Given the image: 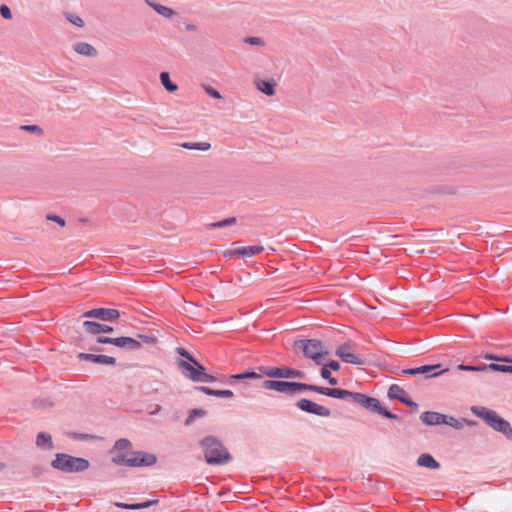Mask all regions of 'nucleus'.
Masks as SVG:
<instances>
[{
  "label": "nucleus",
  "mask_w": 512,
  "mask_h": 512,
  "mask_svg": "<svg viewBox=\"0 0 512 512\" xmlns=\"http://www.w3.org/2000/svg\"><path fill=\"white\" fill-rule=\"evenodd\" d=\"M198 444L203 450L206 463L209 465H223L232 460V455L216 436H206L199 440Z\"/></svg>",
  "instance_id": "obj_1"
},
{
  "label": "nucleus",
  "mask_w": 512,
  "mask_h": 512,
  "mask_svg": "<svg viewBox=\"0 0 512 512\" xmlns=\"http://www.w3.org/2000/svg\"><path fill=\"white\" fill-rule=\"evenodd\" d=\"M471 412L481 418L492 429L502 433L508 440H512V427L510 423L496 411L483 406H472Z\"/></svg>",
  "instance_id": "obj_2"
},
{
  "label": "nucleus",
  "mask_w": 512,
  "mask_h": 512,
  "mask_svg": "<svg viewBox=\"0 0 512 512\" xmlns=\"http://www.w3.org/2000/svg\"><path fill=\"white\" fill-rule=\"evenodd\" d=\"M111 461L116 465H125L129 467L151 466L156 463L157 457L154 454L143 451H130L126 453H116Z\"/></svg>",
  "instance_id": "obj_3"
},
{
  "label": "nucleus",
  "mask_w": 512,
  "mask_h": 512,
  "mask_svg": "<svg viewBox=\"0 0 512 512\" xmlns=\"http://www.w3.org/2000/svg\"><path fill=\"white\" fill-rule=\"evenodd\" d=\"M294 347L301 350L304 357L311 359L316 365L323 363V357L329 355L325 345L318 339H299Z\"/></svg>",
  "instance_id": "obj_4"
},
{
  "label": "nucleus",
  "mask_w": 512,
  "mask_h": 512,
  "mask_svg": "<svg viewBox=\"0 0 512 512\" xmlns=\"http://www.w3.org/2000/svg\"><path fill=\"white\" fill-rule=\"evenodd\" d=\"M89 461L85 458L74 457L65 453H57L55 459L51 462L54 469L64 473H78L85 471L89 467Z\"/></svg>",
  "instance_id": "obj_5"
},
{
  "label": "nucleus",
  "mask_w": 512,
  "mask_h": 512,
  "mask_svg": "<svg viewBox=\"0 0 512 512\" xmlns=\"http://www.w3.org/2000/svg\"><path fill=\"white\" fill-rule=\"evenodd\" d=\"M352 402L360 405L361 407H363L364 409H366L372 413L379 414L387 419H390V420H398L399 419V417L396 414H394V413L390 412L389 410H387L386 408H384L378 399L368 396L366 394L354 392Z\"/></svg>",
  "instance_id": "obj_6"
},
{
  "label": "nucleus",
  "mask_w": 512,
  "mask_h": 512,
  "mask_svg": "<svg viewBox=\"0 0 512 512\" xmlns=\"http://www.w3.org/2000/svg\"><path fill=\"white\" fill-rule=\"evenodd\" d=\"M257 370L261 371L262 374H264L266 377H269V378L303 379L305 377V373L303 371L289 368L286 366H282V367L259 366V367H257Z\"/></svg>",
  "instance_id": "obj_7"
},
{
  "label": "nucleus",
  "mask_w": 512,
  "mask_h": 512,
  "mask_svg": "<svg viewBox=\"0 0 512 512\" xmlns=\"http://www.w3.org/2000/svg\"><path fill=\"white\" fill-rule=\"evenodd\" d=\"M295 406L301 411L309 414H314L321 417H329L331 415V411L328 408L306 398L299 399L295 403Z\"/></svg>",
  "instance_id": "obj_8"
},
{
  "label": "nucleus",
  "mask_w": 512,
  "mask_h": 512,
  "mask_svg": "<svg viewBox=\"0 0 512 512\" xmlns=\"http://www.w3.org/2000/svg\"><path fill=\"white\" fill-rule=\"evenodd\" d=\"M83 317L111 322L120 317V312L112 308H94L84 312Z\"/></svg>",
  "instance_id": "obj_9"
},
{
  "label": "nucleus",
  "mask_w": 512,
  "mask_h": 512,
  "mask_svg": "<svg viewBox=\"0 0 512 512\" xmlns=\"http://www.w3.org/2000/svg\"><path fill=\"white\" fill-rule=\"evenodd\" d=\"M388 397L391 399H397L401 403L412 408L414 411H418L419 406L414 402L407 394V392L400 386L393 384L388 390Z\"/></svg>",
  "instance_id": "obj_10"
},
{
  "label": "nucleus",
  "mask_w": 512,
  "mask_h": 512,
  "mask_svg": "<svg viewBox=\"0 0 512 512\" xmlns=\"http://www.w3.org/2000/svg\"><path fill=\"white\" fill-rule=\"evenodd\" d=\"M440 367H441V364L422 365V366L416 367V368L404 369L402 372L404 374H408V375L422 374V375H425L426 378H431V377H437V376L445 373L446 371H448V369H442L440 371L433 372V371L437 370Z\"/></svg>",
  "instance_id": "obj_11"
},
{
  "label": "nucleus",
  "mask_w": 512,
  "mask_h": 512,
  "mask_svg": "<svg viewBox=\"0 0 512 512\" xmlns=\"http://www.w3.org/2000/svg\"><path fill=\"white\" fill-rule=\"evenodd\" d=\"M261 386L267 390H273L280 393L292 395V382L279 379H266L262 381Z\"/></svg>",
  "instance_id": "obj_12"
},
{
  "label": "nucleus",
  "mask_w": 512,
  "mask_h": 512,
  "mask_svg": "<svg viewBox=\"0 0 512 512\" xmlns=\"http://www.w3.org/2000/svg\"><path fill=\"white\" fill-rule=\"evenodd\" d=\"M159 503L158 499L146 500L138 503H124V502H114L110 503V506L107 509L111 510L113 507L125 509V510H141L147 509Z\"/></svg>",
  "instance_id": "obj_13"
},
{
  "label": "nucleus",
  "mask_w": 512,
  "mask_h": 512,
  "mask_svg": "<svg viewBox=\"0 0 512 512\" xmlns=\"http://www.w3.org/2000/svg\"><path fill=\"white\" fill-rule=\"evenodd\" d=\"M78 358L80 360L92 362L99 365L114 366L116 364V359L114 357L102 354L79 353Z\"/></svg>",
  "instance_id": "obj_14"
},
{
  "label": "nucleus",
  "mask_w": 512,
  "mask_h": 512,
  "mask_svg": "<svg viewBox=\"0 0 512 512\" xmlns=\"http://www.w3.org/2000/svg\"><path fill=\"white\" fill-rule=\"evenodd\" d=\"M113 345L127 351L139 350L142 347L140 341L135 338L126 336L115 337Z\"/></svg>",
  "instance_id": "obj_15"
},
{
  "label": "nucleus",
  "mask_w": 512,
  "mask_h": 512,
  "mask_svg": "<svg viewBox=\"0 0 512 512\" xmlns=\"http://www.w3.org/2000/svg\"><path fill=\"white\" fill-rule=\"evenodd\" d=\"M420 420L428 426L441 425L446 422V415L433 411H425L421 413Z\"/></svg>",
  "instance_id": "obj_16"
},
{
  "label": "nucleus",
  "mask_w": 512,
  "mask_h": 512,
  "mask_svg": "<svg viewBox=\"0 0 512 512\" xmlns=\"http://www.w3.org/2000/svg\"><path fill=\"white\" fill-rule=\"evenodd\" d=\"M320 394L337 399H350L352 401L354 392L340 388H328L321 386Z\"/></svg>",
  "instance_id": "obj_17"
},
{
  "label": "nucleus",
  "mask_w": 512,
  "mask_h": 512,
  "mask_svg": "<svg viewBox=\"0 0 512 512\" xmlns=\"http://www.w3.org/2000/svg\"><path fill=\"white\" fill-rule=\"evenodd\" d=\"M263 250H264L263 246H260V245L240 247V248L226 251L225 256H231L233 254H237L242 257H252L256 254H259Z\"/></svg>",
  "instance_id": "obj_18"
},
{
  "label": "nucleus",
  "mask_w": 512,
  "mask_h": 512,
  "mask_svg": "<svg viewBox=\"0 0 512 512\" xmlns=\"http://www.w3.org/2000/svg\"><path fill=\"white\" fill-rule=\"evenodd\" d=\"M256 87L259 91L267 96H272L275 94V86L276 83L274 80H263L258 79L255 81Z\"/></svg>",
  "instance_id": "obj_19"
},
{
  "label": "nucleus",
  "mask_w": 512,
  "mask_h": 512,
  "mask_svg": "<svg viewBox=\"0 0 512 512\" xmlns=\"http://www.w3.org/2000/svg\"><path fill=\"white\" fill-rule=\"evenodd\" d=\"M417 464L421 467L433 470L440 467V463L436 461L431 454L428 453L421 454L417 459Z\"/></svg>",
  "instance_id": "obj_20"
},
{
  "label": "nucleus",
  "mask_w": 512,
  "mask_h": 512,
  "mask_svg": "<svg viewBox=\"0 0 512 512\" xmlns=\"http://www.w3.org/2000/svg\"><path fill=\"white\" fill-rule=\"evenodd\" d=\"M73 48L78 54L87 57H96L98 54L95 47L85 42H78L74 44Z\"/></svg>",
  "instance_id": "obj_21"
},
{
  "label": "nucleus",
  "mask_w": 512,
  "mask_h": 512,
  "mask_svg": "<svg viewBox=\"0 0 512 512\" xmlns=\"http://www.w3.org/2000/svg\"><path fill=\"white\" fill-rule=\"evenodd\" d=\"M196 389L200 390L201 392H203L209 396H216V397H221V398H232L234 396L233 391L228 390V389L217 390V389H212L210 387H205V386L197 387Z\"/></svg>",
  "instance_id": "obj_22"
},
{
  "label": "nucleus",
  "mask_w": 512,
  "mask_h": 512,
  "mask_svg": "<svg viewBox=\"0 0 512 512\" xmlns=\"http://www.w3.org/2000/svg\"><path fill=\"white\" fill-rule=\"evenodd\" d=\"M444 424L460 430L464 427L465 424L468 426H476L478 423L474 420L456 419L452 416L446 415V422H444Z\"/></svg>",
  "instance_id": "obj_23"
},
{
  "label": "nucleus",
  "mask_w": 512,
  "mask_h": 512,
  "mask_svg": "<svg viewBox=\"0 0 512 512\" xmlns=\"http://www.w3.org/2000/svg\"><path fill=\"white\" fill-rule=\"evenodd\" d=\"M36 445L40 449L50 450L53 448L52 437L49 433L39 432L36 436Z\"/></svg>",
  "instance_id": "obj_24"
},
{
  "label": "nucleus",
  "mask_w": 512,
  "mask_h": 512,
  "mask_svg": "<svg viewBox=\"0 0 512 512\" xmlns=\"http://www.w3.org/2000/svg\"><path fill=\"white\" fill-rule=\"evenodd\" d=\"M321 386L306 384L301 382H292V395L303 391H313L320 394Z\"/></svg>",
  "instance_id": "obj_25"
},
{
  "label": "nucleus",
  "mask_w": 512,
  "mask_h": 512,
  "mask_svg": "<svg viewBox=\"0 0 512 512\" xmlns=\"http://www.w3.org/2000/svg\"><path fill=\"white\" fill-rule=\"evenodd\" d=\"M263 376H265L264 374L261 373V371L259 372H256V371H244L242 373H238V374H233L230 376L231 379L233 380H245V379H261Z\"/></svg>",
  "instance_id": "obj_26"
},
{
  "label": "nucleus",
  "mask_w": 512,
  "mask_h": 512,
  "mask_svg": "<svg viewBox=\"0 0 512 512\" xmlns=\"http://www.w3.org/2000/svg\"><path fill=\"white\" fill-rule=\"evenodd\" d=\"M159 78H160L161 84L168 92H175L178 89L177 84H175L174 82L171 81L170 74L168 72H166V71L161 72L159 75Z\"/></svg>",
  "instance_id": "obj_27"
},
{
  "label": "nucleus",
  "mask_w": 512,
  "mask_h": 512,
  "mask_svg": "<svg viewBox=\"0 0 512 512\" xmlns=\"http://www.w3.org/2000/svg\"><path fill=\"white\" fill-rule=\"evenodd\" d=\"M147 3L158 13L160 14L161 16L165 17V18H171L174 14H175V11L167 6H164V5H161V4H158V3H152L150 1L147 0Z\"/></svg>",
  "instance_id": "obj_28"
},
{
  "label": "nucleus",
  "mask_w": 512,
  "mask_h": 512,
  "mask_svg": "<svg viewBox=\"0 0 512 512\" xmlns=\"http://www.w3.org/2000/svg\"><path fill=\"white\" fill-rule=\"evenodd\" d=\"M82 327L85 329L86 332L93 335L101 334V330L103 328L101 323L90 320L84 321L82 323Z\"/></svg>",
  "instance_id": "obj_29"
},
{
  "label": "nucleus",
  "mask_w": 512,
  "mask_h": 512,
  "mask_svg": "<svg viewBox=\"0 0 512 512\" xmlns=\"http://www.w3.org/2000/svg\"><path fill=\"white\" fill-rule=\"evenodd\" d=\"M131 447L132 443L128 439L121 438L115 442L112 453H114L115 451H117V453L130 452L129 450L131 449Z\"/></svg>",
  "instance_id": "obj_30"
},
{
  "label": "nucleus",
  "mask_w": 512,
  "mask_h": 512,
  "mask_svg": "<svg viewBox=\"0 0 512 512\" xmlns=\"http://www.w3.org/2000/svg\"><path fill=\"white\" fill-rule=\"evenodd\" d=\"M194 364L192 362H187L184 360L178 361V367L182 371V374L192 380L193 372L195 371Z\"/></svg>",
  "instance_id": "obj_31"
},
{
  "label": "nucleus",
  "mask_w": 512,
  "mask_h": 512,
  "mask_svg": "<svg viewBox=\"0 0 512 512\" xmlns=\"http://www.w3.org/2000/svg\"><path fill=\"white\" fill-rule=\"evenodd\" d=\"M340 354H341L340 359L345 363L354 364V365H364L367 362L365 359L358 357L351 352L347 353V354H344V353H340Z\"/></svg>",
  "instance_id": "obj_32"
},
{
  "label": "nucleus",
  "mask_w": 512,
  "mask_h": 512,
  "mask_svg": "<svg viewBox=\"0 0 512 512\" xmlns=\"http://www.w3.org/2000/svg\"><path fill=\"white\" fill-rule=\"evenodd\" d=\"M180 146L185 149L200 150V151H207L211 148L210 143H207V142H196V143L184 142V143H181Z\"/></svg>",
  "instance_id": "obj_33"
},
{
  "label": "nucleus",
  "mask_w": 512,
  "mask_h": 512,
  "mask_svg": "<svg viewBox=\"0 0 512 512\" xmlns=\"http://www.w3.org/2000/svg\"><path fill=\"white\" fill-rule=\"evenodd\" d=\"M193 364L195 365L194 366L195 371L193 372V375H192V381L193 382H200L201 378H203V376H204V374L206 372V369L197 360Z\"/></svg>",
  "instance_id": "obj_34"
},
{
  "label": "nucleus",
  "mask_w": 512,
  "mask_h": 512,
  "mask_svg": "<svg viewBox=\"0 0 512 512\" xmlns=\"http://www.w3.org/2000/svg\"><path fill=\"white\" fill-rule=\"evenodd\" d=\"M207 412L203 409H192L189 412V416L185 420V425L190 426L196 418L206 416Z\"/></svg>",
  "instance_id": "obj_35"
},
{
  "label": "nucleus",
  "mask_w": 512,
  "mask_h": 512,
  "mask_svg": "<svg viewBox=\"0 0 512 512\" xmlns=\"http://www.w3.org/2000/svg\"><path fill=\"white\" fill-rule=\"evenodd\" d=\"M486 370L512 374V365L491 363L489 365H486Z\"/></svg>",
  "instance_id": "obj_36"
},
{
  "label": "nucleus",
  "mask_w": 512,
  "mask_h": 512,
  "mask_svg": "<svg viewBox=\"0 0 512 512\" xmlns=\"http://www.w3.org/2000/svg\"><path fill=\"white\" fill-rule=\"evenodd\" d=\"M236 217H229L218 222L209 224L210 228H224L236 224Z\"/></svg>",
  "instance_id": "obj_37"
},
{
  "label": "nucleus",
  "mask_w": 512,
  "mask_h": 512,
  "mask_svg": "<svg viewBox=\"0 0 512 512\" xmlns=\"http://www.w3.org/2000/svg\"><path fill=\"white\" fill-rule=\"evenodd\" d=\"M320 375L323 379H326L330 385L335 386L338 384L337 378L332 377L330 370L327 369V366H323L321 368Z\"/></svg>",
  "instance_id": "obj_38"
},
{
  "label": "nucleus",
  "mask_w": 512,
  "mask_h": 512,
  "mask_svg": "<svg viewBox=\"0 0 512 512\" xmlns=\"http://www.w3.org/2000/svg\"><path fill=\"white\" fill-rule=\"evenodd\" d=\"M176 352L178 355H180L181 357L184 358L183 359L184 361L192 362V363H194L196 361V359L183 347H177Z\"/></svg>",
  "instance_id": "obj_39"
},
{
  "label": "nucleus",
  "mask_w": 512,
  "mask_h": 512,
  "mask_svg": "<svg viewBox=\"0 0 512 512\" xmlns=\"http://www.w3.org/2000/svg\"><path fill=\"white\" fill-rule=\"evenodd\" d=\"M21 129L26 132L37 134V135L43 134L42 128L38 125H22Z\"/></svg>",
  "instance_id": "obj_40"
},
{
  "label": "nucleus",
  "mask_w": 512,
  "mask_h": 512,
  "mask_svg": "<svg viewBox=\"0 0 512 512\" xmlns=\"http://www.w3.org/2000/svg\"><path fill=\"white\" fill-rule=\"evenodd\" d=\"M67 20L72 23L73 25L77 26V27H83L84 26V21L81 17L77 16V15H73V14H68L67 15Z\"/></svg>",
  "instance_id": "obj_41"
},
{
  "label": "nucleus",
  "mask_w": 512,
  "mask_h": 512,
  "mask_svg": "<svg viewBox=\"0 0 512 512\" xmlns=\"http://www.w3.org/2000/svg\"><path fill=\"white\" fill-rule=\"evenodd\" d=\"M244 42L246 44L253 45V46H263L264 45V41L260 37L249 36L244 39Z\"/></svg>",
  "instance_id": "obj_42"
},
{
  "label": "nucleus",
  "mask_w": 512,
  "mask_h": 512,
  "mask_svg": "<svg viewBox=\"0 0 512 512\" xmlns=\"http://www.w3.org/2000/svg\"><path fill=\"white\" fill-rule=\"evenodd\" d=\"M457 369L464 370V371H484V370H486V365L472 366V365L460 364L457 366Z\"/></svg>",
  "instance_id": "obj_43"
},
{
  "label": "nucleus",
  "mask_w": 512,
  "mask_h": 512,
  "mask_svg": "<svg viewBox=\"0 0 512 512\" xmlns=\"http://www.w3.org/2000/svg\"><path fill=\"white\" fill-rule=\"evenodd\" d=\"M204 90L212 98H215V99H221L222 98V95L220 94V92L217 91L215 88L209 86V85H204Z\"/></svg>",
  "instance_id": "obj_44"
},
{
  "label": "nucleus",
  "mask_w": 512,
  "mask_h": 512,
  "mask_svg": "<svg viewBox=\"0 0 512 512\" xmlns=\"http://www.w3.org/2000/svg\"><path fill=\"white\" fill-rule=\"evenodd\" d=\"M0 15L7 20H10L12 18V12L11 9L6 5L2 4L0 6Z\"/></svg>",
  "instance_id": "obj_45"
},
{
  "label": "nucleus",
  "mask_w": 512,
  "mask_h": 512,
  "mask_svg": "<svg viewBox=\"0 0 512 512\" xmlns=\"http://www.w3.org/2000/svg\"><path fill=\"white\" fill-rule=\"evenodd\" d=\"M137 338L145 344H154L157 341L156 337L152 335L137 334Z\"/></svg>",
  "instance_id": "obj_46"
},
{
  "label": "nucleus",
  "mask_w": 512,
  "mask_h": 512,
  "mask_svg": "<svg viewBox=\"0 0 512 512\" xmlns=\"http://www.w3.org/2000/svg\"><path fill=\"white\" fill-rule=\"evenodd\" d=\"M46 218H47V220L53 221L62 227L65 226V224H66L65 220L62 217L55 215V214H48L46 216Z\"/></svg>",
  "instance_id": "obj_47"
},
{
  "label": "nucleus",
  "mask_w": 512,
  "mask_h": 512,
  "mask_svg": "<svg viewBox=\"0 0 512 512\" xmlns=\"http://www.w3.org/2000/svg\"><path fill=\"white\" fill-rule=\"evenodd\" d=\"M340 353H344V354L350 353V344L349 343H344L341 346H339L336 349L335 354H336V356L341 358V354Z\"/></svg>",
  "instance_id": "obj_48"
},
{
  "label": "nucleus",
  "mask_w": 512,
  "mask_h": 512,
  "mask_svg": "<svg viewBox=\"0 0 512 512\" xmlns=\"http://www.w3.org/2000/svg\"><path fill=\"white\" fill-rule=\"evenodd\" d=\"M114 339L113 337H107V336H98L97 339H96V343L97 344H114Z\"/></svg>",
  "instance_id": "obj_49"
},
{
  "label": "nucleus",
  "mask_w": 512,
  "mask_h": 512,
  "mask_svg": "<svg viewBox=\"0 0 512 512\" xmlns=\"http://www.w3.org/2000/svg\"><path fill=\"white\" fill-rule=\"evenodd\" d=\"M325 366L327 369L338 371L340 369V363L337 360H330Z\"/></svg>",
  "instance_id": "obj_50"
},
{
  "label": "nucleus",
  "mask_w": 512,
  "mask_h": 512,
  "mask_svg": "<svg viewBox=\"0 0 512 512\" xmlns=\"http://www.w3.org/2000/svg\"><path fill=\"white\" fill-rule=\"evenodd\" d=\"M33 405L35 408H43V407L49 406L50 403L46 399H41V400H35Z\"/></svg>",
  "instance_id": "obj_51"
},
{
  "label": "nucleus",
  "mask_w": 512,
  "mask_h": 512,
  "mask_svg": "<svg viewBox=\"0 0 512 512\" xmlns=\"http://www.w3.org/2000/svg\"><path fill=\"white\" fill-rule=\"evenodd\" d=\"M485 359H488V360H496V361H504V362H512L511 359L509 358H499L498 356L496 355H493V354H487L485 356Z\"/></svg>",
  "instance_id": "obj_52"
},
{
  "label": "nucleus",
  "mask_w": 512,
  "mask_h": 512,
  "mask_svg": "<svg viewBox=\"0 0 512 512\" xmlns=\"http://www.w3.org/2000/svg\"><path fill=\"white\" fill-rule=\"evenodd\" d=\"M216 381V378L210 374H207L205 372L203 378H201V381L200 382H205V383H211V382H214Z\"/></svg>",
  "instance_id": "obj_53"
},
{
  "label": "nucleus",
  "mask_w": 512,
  "mask_h": 512,
  "mask_svg": "<svg viewBox=\"0 0 512 512\" xmlns=\"http://www.w3.org/2000/svg\"><path fill=\"white\" fill-rule=\"evenodd\" d=\"M103 328L101 330V333H112L114 331V328L112 326L102 324Z\"/></svg>",
  "instance_id": "obj_54"
},
{
  "label": "nucleus",
  "mask_w": 512,
  "mask_h": 512,
  "mask_svg": "<svg viewBox=\"0 0 512 512\" xmlns=\"http://www.w3.org/2000/svg\"><path fill=\"white\" fill-rule=\"evenodd\" d=\"M186 30L187 31H195L196 30V26L194 24H192V23H188L186 25Z\"/></svg>",
  "instance_id": "obj_55"
},
{
  "label": "nucleus",
  "mask_w": 512,
  "mask_h": 512,
  "mask_svg": "<svg viewBox=\"0 0 512 512\" xmlns=\"http://www.w3.org/2000/svg\"><path fill=\"white\" fill-rule=\"evenodd\" d=\"M93 352H101L103 351V348L97 345H94L90 348Z\"/></svg>",
  "instance_id": "obj_56"
},
{
  "label": "nucleus",
  "mask_w": 512,
  "mask_h": 512,
  "mask_svg": "<svg viewBox=\"0 0 512 512\" xmlns=\"http://www.w3.org/2000/svg\"><path fill=\"white\" fill-rule=\"evenodd\" d=\"M161 410V406L157 405L153 411L150 412L152 415H156Z\"/></svg>",
  "instance_id": "obj_57"
},
{
  "label": "nucleus",
  "mask_w": 512,
  "mask_h": 512,
  "mask_svg": "<svg viewBox=\"0 0 512 512\" xmlns=\"http://www.w3.org/2000/svg\"><path fill=\"white\" fill-rule=\"evenodd\" d=\"M32 472H33V474H34L35 476H38V475H39V473H40V470H39V468L35 467V468H33Z\"/></svg>",
  "instance_id": "obj_58"
},
{
  "label": "nucleus",
  "mask_w": 512,
  "mask_h": 512,
  "mask_svg": "<svg viewBox=\"0 0 512 512\" xmlns=\"http://www.w3.org/2000/svg\"><path fill=\"white\" fill-rule=\"evenodd\" d=\"M229 509H230V510H235V511L240 512L243 508H241V507H231V508H229Z\"/></svg>",
  "instance_id": "obj_59"
},
{
  "label": "nucleus",
  "mask_w": 512,
  "mask_h": 512,
  "mask_svg": "<svg viewBox=\"0 0 512 512\" xmlns=\"http://www.w3.org/2000/svg\"><path fill=\"white\" fill-rule=\"evenodd\" d=\"M5 468V464L0 462V471L3 470Z\"/></svg>",
  "instance_id": "obj_60"
},
{
  "label": "nucleus",
  "mask_w": 512,
  "mask_h": 512,
  "mask_svg": "<svg viewBox=\"0 0 512 512\" xmlns=\"http://www.w3.org/2000/svg\"><path fill=\"white\" fill-rule=\"evenodd\" d=\"M356 510H357V512H367V511H366L365 509H363V508H357Z\"/></svg>",
  "instance_id": "obj_61"
}]
</instances>
